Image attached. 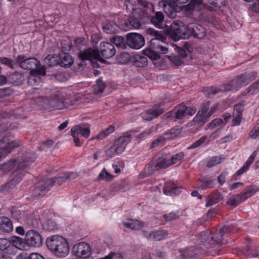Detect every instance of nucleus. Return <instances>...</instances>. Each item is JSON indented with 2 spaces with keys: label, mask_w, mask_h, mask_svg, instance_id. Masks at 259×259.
<instances>
[{
  "label": "nucleus",
  "mask_w": 259,
  "mask_h": 259,
  "mask_svg": "<svg viewBox=\"0 0 259 259\" xmlns=\"http://www.w3.org/2000/svg\"><path fill=\"white\" fill-rule=\"evenodd\" d=\"M189 37L193 35L198 39L204 38L206 35L205 29L197 23H191L187 25Z\"/></svg>",
  "instance_id": "23"
},
{
  "label": "nucleus",
  "mask_w": 259,
  "mask_h": 259,
  "mask_svg": "<svg viewBox=\"0 0 259 259\" xmlns=\"http://www.w3.org/2000/svg\"><path fill=\"white\" fill-rule=\"evenodd\" d=\"M131 140V137L128 134H125L120 136L114 141V144L107 150L106 152V156L111 158L116 154L122 153Z\"/></svg>",
  "instance_id": "10"
},
{
  "label": "nucleus",
  "mask_w": 259,
  "mask_h": 259,
  "mask_svg": "<svg viewBox=\"0 0 259 259\" xmlns=\"http://www.w3.org/2000/svg\"><path fill=\"white\" fill-rule=\"evenodd\" d=\"M171 165L169 158L167 157H160L156 161H151L148 166V172L152 174L156 170L165 168Z\"/></svg>",
  "instance_id": "19"
},
{
  "label": "nucleus",
  "mask_w": 259,
  "mask_h": 259,
  "mask_svg": "<svg viewBox=\"0 0 259 259\" xmlns=\"http://www.w3.org/2000/svg\"><path fill=\"white\" fill-rule=\"evenodd\" d=\"M11 214L12 217L18 221H20L22 218V212L18 208H13L11 211Z\"/></svg>",
  "instance_id": "51"
},
{
  "label": "nucleus",
  "mask_w": 259,
  "mask_h": 259,
  "mask_svg": "<svg viewBox=\"0 0 259 259\" xmlns=\"http://www.w3.org/2000/svg\"><path fill=\"white\" fill-rule=\"evenodd\" d=\"M45 62L50 66L59 65L63 67H68L72 65L73 60L69 54L62 52L59 55L57 59L50 55H48L45 58Z\"/></svg>",
  "instance_id": "12"
},
{
  "label": "nucleus",
  "mask_w": 259,
  "mask_h": 259,
  "mask_svg": "<svg viewBox=\"0 0 259 259\" xmlns=\"http://www.w3.org/2000/svg\"><path fill=\"white\" fill-rule=\"evenodd\" d=\"M64 182H65V180L63 174L53 179L41 181L35 185L32 190V195L33 197H37L49 191L52 186H59Z\"/></svg>",
  "instance_id": "8"
},
{
  "label": "nucleus",
  "mask_w": 259,
  "mask_h": 259,
  "mask_svg": "<svg viewBox=\"0 0 259 259\" xmlns=\"http://www.w3.org/2000/svg\"><path fill=\"white\" fill-rule=\"evenodd\" d=\"M0 249L9 254H15L17 250L10 240L0 238Z\"/></svg>",
  "instance_id": "27"
},
{
  "label": "nucleus",
  "mask_w": 259,
  "mask_h": 259,
  "mask_svg": "<svg viewBox=\"0 0 259 259\" xmlns=\"http://www.w3.org/2000/svg\"><path fill=\"white\" fill-rule=\"evenodd\" d=\"M103 29L107 33H112L118 31V26L114 21L106 20L103 23Z\"/></svg>",
  "instance_id": "34"
},
{
  "label": "nucleus",
  "mask_w": 259,
  "mask_h": 259,
  "mask_svg": "<svg viewBox=\"0 0 259 259\" xmlns=\"http://www.w3.org/2000/svg\"><path fill=\"white\" fill-rule=\"evenodd\" d=\"M208 108L209 106L207 104L203 105L202 109L197 112L193 121L200 123H204L206 122L215 111V107L214 106L211 107L210 111L208 112Z\"/></svg>",
  "instance_id": "21"
},
{
  "label": "nucleus",
  "mask_w": 259,
  "mask_h": 259,
  "mask_svg": "<svg viewBox=\"0 0 259 259\" xmlns=\"http://www.w3.org/2000/svg\"><path fill=\"white\" fill-rule=\"evenodd\" d=\"M163 191L166 195L176 196L180 194L181 188L176 186L173 182H169L165 184Z\"/></svg>",
  "instance_id": "29"
},
{
  "label": "nucleus",
  "mask_w": 259,
  "mask_h": 259,
  "mask_svg": "<svg viewBox=\"0 0 259 259\" xmlns=\"http://www.w3.org/2000/svg\"><path fill=\"white\" fill-rule=\"evenodd\" d=\"M228 174V172L227 171L222 172L218 177V183L220 185H223L225 181L226 178Z\"/></svg>",
  "instance_id": "60"
},
{
  "label": "nucleus",
  "mask_w": 259,
  "mask_h": 259,
  "mask_svg": "<svg viewBox=\"0 0 259 259\" xmlns=\"http://www.w3.org/2000/svg\"><path fill=\"white\" fill-rule=\"evenodd\" d=\"M196 112V109L192 108L187 107L183 104L178 106L170 113L172 116H175L177 119H182L187 115L192 116Z\"/></svg>",
  "instance_id": "20"
},
{
  "label": "nucleus",
  "mask_w": 259,
  "mask_h": 259,
  "mask_svg": "<svg viewBox=\"0 0 259 259\" xmlns=\"http://www.w3.org/2000/svg\"><path fill=\"white\" fill-rule=\"evenodd\" d=\"M224 159L223 155L212 157L207 162L206 166L208 167H213L222 162Z\"/></svg>",
  "instance_id": "43"
},
{
  "label": "nucleus",
  "mask_w": 259,
  "mask_h": 259,
  "mask_svg": "<svg viewBox=\"0 0 259 259\" xmlns=\"http://www.w3.org/2000/svg\"><path fill=\"white\" fill-rule=\"evenodd\" d=\"M163 110L159 107H156L145 110L141 113V117L143 119L146 121H150L154 118L157 117L158 116L162 114Z\"/></svg>",
  "instance_id": "26"
},
{
  "label": "nucleus",
  "mask_w": 259,
  "mask_h": 259,
  "mask_svg": "<svg viewBox=\"0 0 259 259\" xmlns=\"http://www.w3.org/2000/svg\"><path fill=\"white\" fill-rule=\"evenodd\" d=\"M25 241L29 245L32 246L38 247L42 244L40 235L34 230H30L27 232Z\"/></svg>",
  "instance_id": "22"
},
{
  "label": "nucleus",
  "mask_w": 259,
  "mask_h": 259,
  "mask_svg": "<svg viewBox=\"0 0 259 259\" xmlns=\"http://www.w3.org/2000/svg\"><path fill=\"white\" fill-rule=\"evenodd\" d=\"M223 122V121L221 118L214 119L210 123L209 128L211 129H213L216 127L221 125Z\"/></svg>",
  "instance_id": "59"
},
{
  "label": "nucleus",
  "mask_w": 259,
  "mask_h": 259,
  "mask_svg": "<svg viewBox=\"0 0 259 259\" xmlns=\"http://www.w3.org/2000/svg\"><path fill=\"white\" fill-rule=\"evenodd\" d=\"M137 2L140 7L139 8L140 19L137 18H128L125 17L124 22L125 26L127 25V22H128L130 25L135 28L140 27L142 21H144L146 18L150 17L151 14L154 12L153 5L147 0H137Z\"/></svg>",
  "instance_id": "6"
},
{
  "label": "nucleus",
  "mask_w": 259,
  "mask_h": 259,
  "mask_svg": "<svg viewBox=\"0 0 259 259\" xmlns=\"http://www.w3.org/2000/svg\"><path fill=\"white\" fill-rule=\"evenodd\" d=\"M171 61L177 66H180L183 63L182 58L179 56H174L171 58Z\"/></svg>",
  "instance_id": "61"
},
{
  "label": "nucleus",
  "mask_w": 259,
  "mask_h": 259,
  "mask_svg": "<svg viewBox=\"0 0 259 259\" xmlns=\"http://www.w3.org/2000/svg\"><path fill=\"white\" fill-rule=\"evenodd\" d=\"M110 41L114 46L118 48L125 49L126 46V41L125 42L122 36L116 35L110 38Z\"/></svg>",
  "instance_id": "36"
},
{
  "label": "nucleus",
  "mask_w": 259,
  "mask_h": 259,
  "mask_svg": "<svg viewBox=\"0 0 259 259\" xmlns=\"http://www.w3.org/2000/svg\"><path fill=\"white\" fill-rule=\"evenodd\" d=\"M100 52L103 58L109 59L114 55L115 49L114 46L111 43L102 42L100 45Z\"/></svg>",
  "instance_id": "24"
},
{
  "label": "nucleus",
  "mask_w": 259,
  "mask_h": 259,
  "mask_svg": "<svg viewBox=\"0 0 259 259\" xmlns=\"http://www.w3.org/2000/svg\"><path fill=\"white\" fill-rule=\"evenodd\" d=\"M151 23L156 28H162L163 26L164 15L161 12H157L151 17Z\"/></svg>",
  "instance_id": "32"
},
{
  "label": "nucleus",
  "mask_w": 259,
  "mask_h": 259,
  "mask_svg": "<svg viewBox=\"0 0 259 259\" xmlns=\"http://www.w3.org/2000/svg\"><path fill=\"white\" fill-rule=\"evenodd\" d=\"M16 61L24 69L30 70L31 72H36L41 75L46 74V68L44 66H40V62L36 58H26L21 55L17 57Z\"/></svg>",
  "instance_id": "7"
},
{
  "label": "nucleus",
  "mask_w": 259,
  "mask_h": 259,
  "mask_svg": "<svg viewBox=\"0 0 259 259\" xmlns=\"http://www.w3.org/2000/svg\"><path fill=\"white\" fill-rule=\"evenodd\" d=\"M248 169V167L247 166V164L245 165L244 164L243 166L239 169L236 173L233 176L232 180L233 181H237L239 179V177L243 174L244 172H246Z\"/></svg>",
  "instance_id": "46"
},
{
  "label": "nucleus",
  "mask_w": 259,
  "mask_h": 259,
  "mask_svg": "<svg viewBox=\"0 0 259 259\" xmlns=\"http://www.w3.org/2000/svg\"><path fill=\"white\" fill-rule=\"evenodd\" d=\"M244 109V105L241 103L236 105L234 107L233 114L235 116H242V113Z\"/></svg>",
  "instance_id": "53"
},
{
  "label": "nucleus",
  "mask_w": 259,
  "mask_h": 259,
  "mask_svg": "<svg viewBox=\"0 0 259 259\" xmlns=\"http://www.w3.org/2000/svg\"><path fill=\"white\" fill-rule=\"evenodd\" d=\"M189 0H167L160 2L161 5L163 6V10L170 18H174L176 16V13L181 11H176L177 7L183 8L185 5L183 4H186Z\"/></svg>",
  "instance_id": "14"
},
{
  "label": "nucleus",
  "mask_w": 259,
  "mask_h": 259,
  "mask_svg": "<svg viewBox=\"0 0 259 259\" xmlns=\"http://www.w3.org/2000/svg\"><path fill=\"white\" fill-rule=\"evenodd\" d=\"M8 80L11 83L17 85L20 84L23 81V76L21 74L15 72L8 76L7 78V81Z\"/></svg>",
  "instance_id": "37"
},
{
  "label": "nucleus",
  "mask_w": 259,
  "mask_h": 259,
  "mask_svg": "<svg viewBox=\"0 0 259 259\" xmlns=\"http://www.w3.org/2000/svg\"><path fill=\"white\" fill-rule=\"evenodd\" d=\"M180 256L177 259H187L193 256V253L190 252L189 249H187L180 253Z\"/></svg>",
  "instance_id": "56"
},
{
  "label": "nucleus",
  "mask_w": 259,
  "mask_h": 259,
  "mask_svg": "<svg viewBox=\"0 0 259 259\" xmlns=\"http://www.w3.org/2000/svg\"><path fill=\"white\" fill-rule=\"evenodd\" d=\"M230 232V227L228 226H226L220 228L219 233L215 236L212 235L209 230H206L201 232L198 237L200 241L202 242H207L209 243H219L223 239L225 233H229Z\"/></svg>",
  "instance_id": "11"
},
{
  "label": "nucleus",
  "mask_w": 259,
  "mask_h": 259,
  "mask_svg": "<svg viewBox=\"0 0 259 259\" xmlns=\"http://www.w3.org/2000/svg\"><path fill=\"white\" fill-rule=\"evenodd\" d=\"M72 252L78 257L86 258L91 255V248L89 244L81 242L73 246Z\"/></svg>",
  "instance_id": "17"
},
{
  "label": "nucleus",
  "mask_w": 259,
  "mask_h": 259,
  "mask_svg": "<svg viewBox=\"0 0 259 259\" xmlns=\"http://www.w3.org/2000/svg\"><path fill=\"white\" fill-rule=\"evenodd\" d=\"M249 9L253 12L259 13V2L250 5Z\"/></svg>",
  "instance_id": "64"
},
{
  "label": "nucleus",
  "mask_w": 259,
  "mask_h": 259,
  "mask_svg": "<svg viewBox=\"0 0 259 259\" xmlns=\"http://www.w3.org/2000/svg\"><path fill=\"white\" fill-rule=\"evenodd\" d=\"M207 139V137L206 136H202L200 137L198 140H197L196 142L193 143L191 146L188 147L189 149H195L198 147L202 146L204 142Z\"/></svg>",
  "instance_id": "48"
},
{
  "label": "nucleus",
  "mask_w": 259,
  "mask_h": 259,
  "mask_svg": "<svg viewBox=\"0 0 259 259\" xmlns=\"http://www.w3.org/2000/svg\"><path fill=\"white\" fill-rule=\"evenodd\" d=\"M184 157V154L183 152H179L172 155L169 158L171 165L181 162Z\"/></svg>",
  "instance_id": "47"
},
{
  "label": "nucleus",
  "mask_w": 259,
  "mask_h": 259,
  "mask_svg": "<svg viewBox=\"0 0 259 259\" xmlns=\"http://www.w3.org/2000/svg\"><path fill=\"white\" fill-rule=\"evenodd\" d=\"M33 161V158L29 160L26 158L22 160L21 159L18 160V161L17 160H13L2 164L0 166V169L4 172H8L16 165V163H18L16 168L12 174L11 180L6 184L5 189L13 188L16 184L19 183L22 180L25 169L30 165Z\"/></svg>",
  "instance_id": "3"
},
{
  "label": "nucleus",
  "mask_w": 259,
  "mask_h": 259,
  "mask_svg": "<svg viewBox=\"0 0 259 259\" xmlns=\"http://www.w3.org/2000/svg\"><path fill=\"white\" fill-rule=\"evenodd\" d=\"M208 3L218 8H221L226 5V0H208Z\"/></svg>",
  "instance_id": "52"
},
{
  "label": "nucleus",
  "mask_w": 259,
  "mask_h": 259,
  "mask_svg": "<svg viewBox=\"0 0 259 259\" xmlns=\"http://www.w3.org/2000/svg\"><path fill=\"white\" fill-rule=\"evenodd\" d=\"M1 62L2 64L6 65L11 68H14V63L11 59L3 58L1 59Z\"/></svg>",
  "instance_id": "57"
},
{
  "label": "nucleus",
  "mask_w": 259,
  "mask_h": 259,
  "mask_svg": "<svg viewBox=\"0 0 259 259\" xmlns=\"http://www.w3.org/2000/svg\"><path fill=\"white\" fill-rule=\"evenodd\" d=\"M79 57L82 60L90 61L94 68L99 67L97 60L99 59L100 56L97 50L89 48L83 51H81L79 53Z\"/></svg>",
  "instance_id": "16"
},
{
  "label": "nucleus",
  "mask_w": 259,
  "mask_h": 259,
  "mask_svg": "<svg viewBox=\"0 0 259 259\" xmlns=\"http://www.w3.org/2000/svg\"><path fill=\"white\" fill-rule=\"evenodd\" d=\"M168 232L165 230H159L155 231L143 232L144 236L149 240L160 241L168 236Z\"/></svg>",
  "instance_id": "25"
},
{
  "label": "nucleus",
  "mask_w": 259,
  "mask_h": 259,
  "mask_svg": "<svg viewBox=\"0 0 259 259\" xmlns=\"http://www.w3.org/2000/svg\"><path fill=\"white\" fill-rule=\"evenodd\" d=\"M72 132H75L77 134L87 138L90 134V130L87 128H82L79 126H75L72 128Z\"/></svg>",
  "instance_id": "40"
},
{
  "label": "nucleus",
  "mask_w": 259,
  "mask_h": 259,
  "mask_svg": "<svg viewBox=\"0 0 259 259\" xmlns=\"http://www.w3.org/2000/svg\"><path fill=\"white\" fill-rule=\"evenodd\" d=\"M39 221L34 216L31 215L28 217L25 221V224H26L30 228H37L38 227Z\"/></svg>",
  "instance_id": "44"
},
{
  "label": "nucleus",
  "mask_w": 259,
  "mask_h": 259,
  "mask_svg": "<svg viewBox=\"0 0 259 259\" xmlns=\"http://www.w3.org/2000/svg\"><path fill=\"white\" fill-rule=\"evenodd\" d=\"M164 219L166 221H170L174 220L179 217L178 213L176 212H170L169 213L164 214Z\"/></svg>",
  "instance_id": "54"
},
{
  "label": "nucleus",
  "mask_w": 259,
  "mask_h": 259,
  "mask_svg": "<svg viewBox=\"0 0 259 259\" xmlns=\"http://www.w3.org/2000/svg\"><path fill=\"white\" fill-rule=\"evenodd\" d=\"M113 176L108 172L105 168H104L100 173L98 179L100 180H105L107 181L111 180L113 178Z\"/></svg>",
  "instance_id": "49"
},
{
  "label": "nucleus",
  "mask_w": 259,
  "mask_h": 259,
  "mask_svg": "<svg viewBox=\"0 0 259 259\" xmlns=\"http://www.w3.org/2000/svg\"><path fill=\"white\" fill-rule=\"evenodd\" d=\"M11 243L13 244L14 246L16 247V249L17 250L19 249H24L25 248V243L23 241V240L19 237L13 236L10 240Z\"/></svg>",
  "instance_id": "38"
},
{
  "label": "nucleus",
  "mask_w": 259,
  "mask_h": 259,
  "mask_svg": "<svg viewBox=\"0 0 259 259\" xmlns=\"http://www.w3.org/2000/svg\"><path fill=\"white\" fill-rule=\"evenodd\" d=\"M45 102L49 105L52 108L62 109L66 104V99L64 92L62 90L57 89H52L50 91V94L45 97H39Z\"/></svg>",
  "instance_id": "9"
},
{
  "label": "nucleus",
  "mask_w": 259,
  "mask_h": 259,
  "mask_svg": "<svg viewBox=\"0 0 259 259\" xmlns=\"http://www.w3.org/2000/svg\"><path fill=\"white\" fill-rule=\"evenodd\" d=\"M259 136V125L257 124L249 133V136L252 138L256 139Z\"/></svg>",
  "instance_id": "55"
},
{
  "label": "nucleus",
  "mask_w": 259,
  "mask_h": 259,
  "mask_svg": "<svg viewBox=\"0 0 259 259\" xmlns=\"http://www.w3.org/2000/svg\"><path fill=\"white\" fill-rule=\"evenodd\" d=\"M256 76V73L254 72H246L236 76L227 83L222 84L219 87H205L203 88L202 91L208 97H211L221 92H236L242 87L249 83Z\"/></svg>",
  "instance_id": "1"
},
{
  "label": "nucleus",
  "mask_w": 259,
  "mask_h": 259,
  "mask_svg": "<svg viewBox=\"0 0 259 259\" xmlns=\"http://www.w3.org/2000/svg\"><path fill=\"white\" fill-rule=\"evenodd\" d=\"M115 130V127L112 125H110L107 128H105L102 132H100L97 136L96 139L102 140L112 133Z\"/></svg>",
  "instance_id": "41"
},
{
  "label": "nucleus",
  "mask_w": 259,
  "mask_h": 259,
  "mask_svg": "<svg viewBox=\"0 0 259 259\" xmlns=\"http://www.w3.org/2000/svg\"><path fill=\"white\" fill-rule=\"evenodd\" d=\"M0 227L5 232H10L13 230V224L11 220L6 217H0Z\"/></svg>",
  "instance_id": "33"
},
{
  "label": "nucleus",
  "mask_w": 259,
  "mask_h": 259,
  "mask_svg": "<svg viewBox=\"0 0 259 259\" xmlns=\"http://www.w3.org/2000/svg\"><path fill=\"white\" fill-rule=\"evenodd\" d=\"M243 253L250 257H255L259 255V252L257 250L253 249L249 246H247L246 249L244 251Z\"/></svg>",
  "instance_id": "50"
},
{
  "label": "nucleus",
  "mask_w": 259,
  "mask_h": 259,
  "mask_svg": "<svg viewBox=\"0 0 259 259\" xmlns=\"http://www.w3.org/2000/svg\"><path fill=\"white\" fill-rule=\"evenodd\" d=\"M64 177L65 178V181L66 180H70L75 179L78 176V175L76 173L70 172L67 173H63V174Z\"/></svg>",
  "instance_id": "63"
},
{
  "label": "nucleus",
  "mask_w": 259,
  "mask_h": 259,
  "mask_svg": "<svg viewBox=\"0 0 259 259\" xmlns=\"http://www.w3.org/2000/svg\"><path fill=\"white\" fill-rule=\"evenodd\" d=\"M122 224L126 228H130L135 230H139L144 226V224L142 222L133 219H127L123 221Z\"/></svg>",
  "instance_id": "31"
},
{
  "label": "nucleus",
  "mask_w": 259,
  "mask_h": 259,
  "mask_svg": "<svg viewBox=\"0 0 259 259\" xmlns=\"http://www.w3.org/2000/svg\"><path fill=\"white\" fill-rule=\"evenodd\" d=\"M187 25L185 26L181 22L174 21L170 25L169 34L171 37L177 41L180 39H187L189 38Z\"/></svg>",
  "instance_id": "13"
},
{
  "label": "nucleus",
  "mask_w": 259,
  "mask_h": 259,
  "mask_svg": "<svg viewBox=\"0 0 259 259\" xmlns=\"http://www.w3.org/2000/svg\"><path fill=\"white\" fill-rule=\"evenodd\" d=\"M177 7L176 11H182L187 17L196 21H207L209 20V13L202 5L197 3H189L183 8Z\"/></svg>",
  "instance_id": "5"
},
{
  "label": "nucleus",
  "mask_w": 259,
  "mask_h": 259,
  "mask_svg": "<svg viewBox=\"0 0 259 259\" xmlns=\"http://www.w3.org/2000/svg\"><path fill=\"white\" fill-rule=\"evenodd\" d=\"M214 185V180L211 178H205L202 181L201 185L199 188L201 190H205L208 188H212Z\"/></svg>",
  "instance_id": "42"
},
{
  "label": "nucleus",
  "mask_w": 259,
  "mask_h": 259,
  "mask_svg": "<svg viewBox=\"0 0 259 259\" xmlns=\"http://www.w3.org/2000/svg\"><path fill=\"white\" fill-rule=\"evenodd\" d=\"M13 94L12 89L9 88H4L0 90V96L5 97Z\"/></svg>",
  "instance_id": "58"
},
{
  "label": "nucleus",
  "mask_w": 259,
  "mask_h": 259,
  "mask_svg": "<svg viewBox=\"0 0 259 259\" xmlns=\"http://www.w3.org/2000/svg\"><path fill=\"white\" fill-rule=\"evenodd\" d=\"M223 199L222 195L218 191H214L207 196L205 204L206 207H209L219 203Z\"/></svg>",
  "instance_id": "30"
},
{
  "label": "nucleus",
  "mask_w": 259,
  "mask_h": 259,
  "mask_svg": "<svg viewBox=\"0 0 259 259\" xmlns=\"http://www.w3.org/2000/svg\"><path fill=\"white\" fill-rule=\"evenodd\" d=\"M71 136L73 138V140L75 144V146L78 147L80 146L82 144V142L79 140L78 137L79 135L77 134V133L76 134L75 132H73L71 131Z\"/></svg>",
  "instance_id": "62"
},
{
  "label": "nucleus",
  "mask_w": 259,
  "mask_h": 259,
  "mask_svg": "<svg viewBox=\"0 0 259 259\" xmlns=\"http://www.w3.org/2000/svg\"><path fill=\"white\" fill-rule=\"evenodd\" d=\"M259 92V80L252 83L243 93L244 95H255Z\"/></svg>",
  "instance_id": "39"
},
{
  "label": "nucleus",
  "mask_w": 259,
  "mask_h": 259,
  "mask_svg": "<svg viewBox=\"0 0 259 259\" xmlns=\"http://www.w3.org/2000/svg\"><path fill=\"white\" fill-rule=\"evenodd\" d=\"M146 32L153 38L150 40L149 47L143 51V54L152 60H157L160 58V54H165L168 53V45L164 42L166 38L161 33L153 28H148Z\"/></svg>",
  "instance_id": "2"
},
{
  "label": "nucleus",
  "mask_w": 259,
  "mask_h": 259,
  "mask_svg": "<svg viewBox=\"0 0 259 259\" xmlns=\"http://www.w3.org/2000/svg\"><path fill=\"white\" fill-rule=\"evenodd\" d=\"M46 245L48 249L59 257H65L69 252L70 248L67 241L59 235L48 237L46 240Z\"/></svg>",
  "instance_id": "4"
},
{
  "label": "nucleus",
  "mask_w": 259,
  "mask_h": 259,
  "mask_svg": "<svg viewBox=\"0 0 259 259\" xmlns=\"http://www.w3.org/2000/svg\"><path fill=\"white\" fill-rule=\"evenodd\" d=\"M6 137L7 138V139L5 140L6 142L4 143H7V145L1 149L0 157L4 156L5 154L11 153L13 149L17 148L20 145V142L19 140H15L10 142V140L8 137Z\"/></svg>",
  "instance_id": "28"
},
{
  "label": "nucleus",
  "mask_w": 259,
  "mask_h": 259,
  "mask_svg": "<svg viewBox=\"0 0 259 259\" xmlns=\"http://www.w3.org/2000/svg\"><path fill=\"white\" fill-rule=\"evenodd\" d=\"M255 193L253 189L249 187L244 189L240 194L231 196L227 200V205L235 207L247 198L253 196Z\"/></svg>",
  "instance_id": "15"
},
{
  "label": "nucleus",
  "mask_w": 259,
  "mask_h": 259,
  "mask_svg": "<svg viewBox=\"0 0 259 259\" xmlns=\"http://www.w3.org/2000/svg\"><path fill=\"white\" fill-rule=\"evenodd\" d=\"M126 44L131 48L138 50L144 46L145 39L140 34L131 33L127 34Z\"/></svg>",
  "instance_id": "18"
},
{
  "label": "nucleus",
  "mask_w": 259,
  "mask_h": 259,
  "mask_svg": "<svg viewBox=\"0 0 259 259\" xmlns=\"http://www.w3.org/2000/svg\"><path fill=\"white\" fill-rule=\"evenodd\" d=\"M105 85L102 80L100 78L96 81V84L95 85L94 90L96 94L102 93L105 89Z\"/></svg>",
  "instance_id": "45"
},
{
  "label": "nucleus",
  "mask_w": 259,
  "mask_h": 259,
  "mask_svg": "<svg viewBox=\"0 0 259 259\" xmlns=\"http://www.w3.org/2000/svg\"><path fill=\"white\" fill-rule=\"evenodd\" d=\"M133 65L137 67H145L148 64L146 57L141 55H135L132 60Z\"/></svg>",
  "instance_id": "35"
}]
</instances>
